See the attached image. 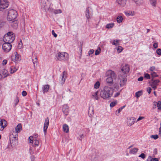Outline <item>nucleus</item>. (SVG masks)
I'll use <instances>...</instances> for the list:
<instances>
[{
	"mask_svg": "<svg viewBox=\"0 0 161 161\" xmlns=\"http://www.w3.org/2000/svg\"><path fill=\"white\" fill-rule=\"evenodd\" d=\"M8 75V73L7 70L3 69L0 72V79L4 78L7 77Z\"/></svg>",
	"mask_w": 161,
	"mask_h": 161,
	"instance_id": "obj_11",
	"label": "nucleus"
},
{
	"mask_svg": "<svg viewBox=\"0 0 161 161\" xmlns=\"http://www.w3.org/2000/svg\"><path fill=\"white\" fill-rule=\"evenodd\" d=\"M116 2L121 6H124L126 4L125 0H117Z\"/></svg>",
	"mask_w": 161,
	"mask_h": 161,
	"instance_id": "obj_20",
	"label": "nucleus"
},
{
	"mask_svg": "<svg viewBox=\"0 0 161 161\" xmlns=\"http://www.w3.org/2000/svg\"><path fill=\"white\" fill-rule=\"evenodd\" d=\"M63 129L64 132L66 133L68 132L69 131V128L68 126L67 125H63Z\"/></svg>",
	"mask_w": 161,
	"mask_h": 161,
	"instance_id": "obj_22",
	"label": "nucleus"
},
{
	"mask_svg": "<svg viewBox=\"0 0 161 161\" xmlns=\"http://www.w3.org/2000/svg\"><path fill=\"white\" fill-rule=\"evenodd\" d=\"M129 68L128 65L127 64H125L124 66H123L121 68V71L123 74H126L128 73L129 71Z\"/></svg>",
	"mask_w": 161,
	"mask_h": 161,
	"instance_id": "obj_15",
	"label": "nucleus"
},
{
	"mask_svg": "<svg viewBox=\"0 0 161 161\" xmlns=\"http://www.w3.org/2000/svg\"><path fill=\"white\" fill-rule=\"evenodd\" d=\"M150 137L151 138H153L155 140L157 139L158 138V136L157 135H151Z\"/></svg>",
	"mask_w": 161,
	"mask_h": 161,
	"instance_id": "obj_46",
	"label": "nucleus"
},
{
	"mask_svg": "<svg viewBox=\"0 0 161 161\" xmlns=\"http://www.w3.org/2000/svg\"><path fill=\"white\" fill-rule=\"evenodd\" d=\"M138 150V149L137 148L131 149L130 150V153L131 154H135L137 153Z\"/></svg>",
	"mask_w": 161,
	"mask_h": 161,
	"instance_id": "obj_29",
	"label": "nucleus"
},
{
	"mask_svg": "<svg viewBox=\"0 0 161 161\" xmlns=\"http://www.w3.org/2000/svg\"><path fill=\"white\" fill-rule=\"evenodd\" d=\"M155 66H152L150 68V71H151L152 72H154L153 71H154L155 70Z\"/></svg>",
	"mask_w": 161,
	"mask_h": 161,
	"instance_id": "obj_52",
	"label": "nucleus"
},
{
	"mask_svg": "<svg viewBox=\"0 0 161 161\" xmlns=\"http://www.w3.org/2000/svg\"><path fill=\"white\" fill-rule=\"evenodd\" d=\"M7 121L4 119H0V130H3L7 125Z\"/></svg>",
	"mask_w": 161,
	"mask_h": 161,
	"instance_id": "obj_13",
	"label": "nucleus"
},
{
	"mask_svg": "<svg viewBox=\"0 0 161 161\" xmlns=\"http://www.w3.org/2000/svg\"><path fill=\"white\" fill-rule=\"evenodd\" d=\"M101 49L100 47L98 48L95 51V55H98L100 53Z\"/></svg>",
	"mask_w": 161,
	"mask_h": 161,
	"instance_id": "obj_44",
	"label": "nucleus"
},
{
	"mask_svg": "<svg viewBox=\"0 0 161 161\" xmlns=\"http://www.w3.org/2000/svg\"><path fill=\"white\" fill-rule=\"evenodd\" d=\"M113 92V89L110 87L105 86L103 89L100 92V95L103 99L108 98L112 96Z\"/></svg>",
	"mask_w": 161,
	"mask_h": 161,
	"instance_id": "obj_1",
	"label": "nucleus"
},
{
	"mask_svg": "<svg viewBox=\"0 0 161 161\" xmlns=\"http://www.w3.org/2000/svg\"><path fill=\"white\" fill-rule=\"evenodd\" d=\"M157 107L158 109H161V102L159 101L157 103Z\"/></svg>",
	"mask_w": 161,
	"mask_h": 161,
	"instance_id": "obj_48",
	"label": "nucleus"
},
{
	"mask_svg": "<svg viewBox=\"0 0 161 161\" xmlns=\"http://www.w3.org/2000/svg\"><path fill=\"white\" fill-rule=\"evenodd\" d=\"M127 75L126 74L120 73L118 79L120 80L119 85L120 87L125 86L127 81Z\"/></svg>",
	"mask_w": 161,
	"mask_h": 161,
	"instance_id": "obj_5",
	"label": "nucleus"
},
{
	"mask_svg": "<svg viewBox=\"0 0 161 161\" xmlns=\"http://www.w3.org/2000/svg\"><path fill=\"white\" fill-rule=\"evenodd\" d=\"M139 157H141L143 159H144L145 158V156L144 153H142L139 156Z\"/></svg>",
	"mask_w": 161,
	"mask_h": 161,
	"instance_id": "obj_53",
	"label": "nucleus"
},
{
	"mask_svg": "<svg viewBox=\"0 0 161 161\" xmlns=\"http://www.w3.org/2000/svg\"><path fill=\"white\" fill-rule=\"evenodd\" d=\"M88 114L90 117H92L94 114V110L92 108L89 107V110L88 112Z\"/></svg>",
	"mask_w": 161,
	"mask_h": 161,
	"instance_id": "obj_27",
	"label": "nucleus"
},
{
	"mask_svg": "<svg viewBox=\"0 0 161 161\" xmlns=\"http://www.w3.org/2000/svg\"><path fill=\"white\" fill-rule=\"evenodd\" d=\"M125 14L127 16H133L134 15V12L130 11H125Z\"/></svg>",
	"mask_w": 161,
	"mask_h": 161,
	"instance_id": "obj_28",
	"label": "nucleus"
},
{
	"mask_svg": "<svg viewBox=\"0 0 161 161\" xmlns=\"http://www.w3.org/2000/svg\"><path fill=\"white\" fill-rule=\"evenodd\" d=\"M29 139L30 143H32L33 141V137L32 136H30L29 137Z\"/></svg>",
	"mask_w": 161,
	"mask_h": 161,
	"instance_id": "obj_51",
	"label": "nucleus"
},
{
	"mask_svg": "<svg viewBox=\"0 0 161 161\" xmlns=\"http://www.w3.org/2000/svg\"><path fill=\"white\" fill-rule=\"evenodd\" d=\"M47 0H41V6L42 8L46 9V1Z\"/></svg>",
	"mask_w": 161,
	"mask_h": 161,
	"instance_id": "obj_26",
	"label": "nucleus"
},
{
	"mask_svg": "<svg viewBox=\"0 0 161 161\" xmlns=\"http://www.w3.org/2000/svg\"><path fill=\"white\" fill-rule=\"evenodd\" d=\"M160 82L159 80H154L152 78L151 81L149 82L150 85L157 86L158 85V83Z\"/></svg>",
	"mask_w": 161,
	"mask_h": 161,
	"instance_id": "obj_17",
	"label": "nucleus"
},
{
	"mask_svg": "<svg viewBox=\"0 0 161 161\" xmlns=\"http://www.w3.org/2000/svg\"><path fill=\"white\" fill-rule=\"evenodd\" d=\"M144 77L148 79H150V75L147 73L145 74Z\"/></svg>",
	"mask_w": 161,
	"mask_h": 161,
	"instance_id": "obj_50",
	"label": "nucleus"
},
{
	"mask_svg": "<svg viewBox=\"0 0 161 161\" xmlns=\"http://www.w3.org/2000/svg\"><path fill=\"white\" fill-rule=\"evenodd\" d=\"M117 101H115L114 102H111L110 104V106L111 107H113L117 103Z\"/></svg>",
	"mask_w": 161,
	"mask_h": 161,
	"instance_id": "obj_43",
	"label": "nucleus"
},
{
	"mask_svg": "<svg viewBox=\"0 0 161 161\" xmlns=\"http://www.w3.org/2000/svg\"><path fill=\"white\" fill-rule=\"evenodd\" d=\"M15 36L12 32H8L5 35L3 38V41L5 42L11 43L14 40Z\"/></svg>",
	"mask_w": 161,
	"mask_h": 161,
	"instance_id": "obj_3",
	"label": "nucleus"
},
{
	"mask_svg": "<svg viewBox=\"0 0 161 161\" xmlns=\"http://www.w3.org/2000/svg\"><path fill=\"white\" fill-rule=\"evenodd\" d=\"M135 3L138 5H140L143 3V0H132Z\"/></svg>",
	"mask_w": 161,
	"mask_h": 161,
	"instance_id": "obj_33",
	"label": "nucleus"
},
{
	"mask_svg": "<svg viewBox=\"0 0 161 161\" xmlns=\"http://www.w3.org/2000/svg\"><path fill=\"white\" fill-rule=\"evenodd\" d=\"M151 75L152 77V78L153 79V78L155 77H158V75H157L156 72H152L151 73Z\"/></svg>",
	"mask_w": 161,
	"mask_h": 161,
	"instance_id": "obj_38",
	"label": "nucleus"
},
{
	"mask_svg": "<svg viewBox=\"0 0 161 161\" xmlns=\"http://www.w3.org/2000/svg\"><path fill=\"white\" fill-rule=\"evenodd\" d=\"M53 13L55 14H58L61 13L62 12V11L61 9H58V10H53Z\"/></svg>",
	"mask_w": 161,
	"mask_h": 161,
	"instance_id": "obj_40",
	"label": "nucleus"
},
{
	"mask_svg": "<svg viewBox=\"0 0 161 161\" xmlns=\"http://www.w3.org/2000/svg\"><path fill=\"white\" fill-rule=\"evenodd\" d=\"M120 41L119 40H114L112 43L113 45H115L116 46L119 45V42Z\"/></svg>",
	"mask_w": 161,
	"mask_h": 161,
	"instance_id": "obj_32",
	"label": "nucleus"
},
{
	"mask_svg": "<svg viewBox=\"0 0 161 161\" xmlns=\"http://www.w3.org/2000/svg\"><path fill=\"white\" fill-rule=\"evenodd\" d=\"M15 135L13 133H11L10 134V142L11 144L13 145L16 144V142L17 141V137L18 136H15Z\"/></svg>",
	"mask_w": 161,
	"mask_h": 161,
	"instance_id": "obj_9",
	"label": "nucleus"
},
{
	"mask_svg": "<svg viewBox=\"0 0 161 161\" xmlns=\"http://www.w3.org/2000/svg\"><path fill=\"white\" fill-rule=\"evenodd\" d=\"M106 74L108 76L106 79L107 82L110 86L113 83V79L116 78V75L114 71L110 70H108Z\"/></svg>",
	"mask_w": 161,
	"mask_h": 161,
	"instance_id": "obj_2",
	"label": "nucleus"
},
{
	"mask_svg": "<svg viewBox=\"0 0 161 161\" xmlns=\"http://www.w3.org/2000/svg\"><path fill=\"white\" fill-rule=\"evenodd\" d=\"M153 153L154 154L156 155L157 153V150L156 148L154 149L153 150Z\"/></svg>",
	"mask_w": 161,
	"mask_h": 161,
	"instance_id": "obj_64",
	"label": "nucleus"
},
{
	"mask_svg": "<svg viewBox=\"0 0 161 161\" xmlns=\"http://www.w3.org/2000/svg\"><path fill=\"white\" fill-rule=\"evenodd\" d=\"M98 91H97L93 93L92 95V98L94 100H98V97L97 96V93Z\"/></svg>",
	"mask_w": 161,
	"mask_h": 161,
	"instance_id": "obj_24",
	"label": "nucleus"
},
{
	"mask_svg": "<svg viewBox=\"0 0 161 161\" xmlns=\"http://www.w3.org/2000/svg\"><path fill=\"white\" fill-rule=\"evenodd\" d=\"M11 25L14 29H16L18 26V22L16 20L12 21Z\"/></svg>",
	"mask_w": 161,
	"mask_h": 161,
	"instance_id": "obj_19",
	"label": "nucleus"
},
{
	"mask_svg": "<svg viewBox=\"0 0 161 161\" xmlns=\"http://www.w3.org/2000/svg\"><path fill=\"white\" fill-rule=\"evenodd\" d=\"M94 51L93 49H91L89 51L88 54L89 55H90L91 54L93 53H94Z\"/></svg>",
	"mask_w": 161,
	"mask_h": 161,
	"instance_id": "obj_54",
	"label": "nucleus"
},
{
	"mask_svg": "<svg viewBox=\"0 0 161 161\" xmlns=\"http://www.w3.org/2000/svg\"><path fill=\"white\" fill-rule=\"evenodd\" d=\"M52 34H53V36H54L55 37H57V35L55 33L54 30H52Z\"/></svg>",
	"mask_w": 161,
	"mask_h": 161,
	"instance_id": "obj_56",
	"label": "nucleus"
},
{
	"mask_svg": "<svg viewBox=\"0 0 161 161\" xmlns=\"http://www.w3.org/2000/svg\"><path fill=\"white\" fill-rule=\"evenodd\" d=\"M100 83L99 81H97L94 84V87L95 88L97 89L99 88L100 85Z\"/></svg>",
	"mask_w": 161,
	"mask_h": 161,
	"instance_id": "obj_39",
	"label": "nucleus"
},
{
	"mask_svg": "<svg viewBox=\"0 0 161 161\" xmlns=\"http://www.w3.org/2000/svg\"><path fill=\"white\" fill-rule=\"evenodd\" d=\"M49 85L47 84L44 86L42 89L43 92V93L47 92L48 91L49 88Z\"/></svg>",
	"mask_w": 161,
	"mask_h": 161,
	"instance_id": "obj_23",
	"label": "nucleus"
},
{
	"mask_svg": "<svg viewBox=\"0 0 161 161\" xmlns=\"http://www.w3.org/2000/svg\"><path fill=\"white\" fill-rule=\"evenodd\" d=\"M12 46V45L10 43L5 42V43L3 44L2 49L5 52L7 53L11 50Z\"/></svg>",
	"mask_w": 161,
	"mask_h": 161,
	"instance_id": "obj_8",
	"label": "nucleus"
},
{
	"mask_svg": "<svg viewBox=\"0 0 161 161\" xmlns=\"http://www.w3.org/2000/svg\"><path fill=\"white\" fill-rule=\"evenodd\" d=\"M9 5V3L7 0H0V10L7 8Z\"/></svg>",
	"mask_w": 161,
	"mask_h": 161,
	"instance_id": "obj_7",
	"label": "nucleus"
},
{
	"mask_svg": "<svg viewBox=\"0 0 161 161\" xmlns=\"http://www.w3.org/2000/svg\"><path fill=\"white\" fill-rule=\"evenodd\" d=\"M117 21L118 23H120L122 22L123 20V17L121 16H118L117 18Z\"/></svg>",
	"mask_w": 161,
	"mask_h": 161,
	"instance_id": "obj_34",
	"label": "nucleus"
},
{
	"mask_svg": "<svg viewBox=\"0 0 161 161\" xmlns=\"http://www.w3.org/2000/svg\"><path fill=\"white\" fill-rule=\"evenodd\" d=\"M150 4L153 6L155 7L157 4V0H149Z\"/></svg>",
	"mask_w": 161,
	"mask_h": 161,
	"instance_id": "obj_31",
	"label": "nucleus"
},
{
	"mask_svg": "<svg viewBox=\"0 0 161 161\" xmlns=\"http://www.w3.org/2000/svg\"><path fill=\"white\" fill-rule=\"evenodd\" d=\"M67 72L65 71H64L62 73V78L61 79L62 83H64L65 81V78H64V76L66 75Z\"/></svg>",
	"mask_w": 161,
	"mask_h": 161,
	"instance_id": "obj_30",
	"label": "nucleus"
},
{
	"mask_svg": "<svg viewBox=\"0 0 161 161\" xmlns=\"http://www.w3.org/2000/svg\"><path fill=\"white\" fill-rule=\"evenodd\" d=\"M22 127L21 124H19L15 128V132L14 131L13 132V134H15V136H18V134L22 130Z\"/></svg>",
	"mask_w": 161,
	"mask_h": 161,
	"instance_id": "obj_12",
	"label": "nucleus"
},
{
	"mask_svg": "<svg viewBox=\"0 0 161 161\" xmlns=\"http://www.w3.org/2000/svg\"><path fill=\"white\" fill-rule=\"evenodd\" d=\"M57 57L59 60H67L69 58L68 54L65 52H59L57 54Z\"/></svg>",
	"mask_w": 161,
	"mask_h": 161,
	"instance_id": "obj_6",
	"label": "nucleus"
},
{
	"mask_svg": "<svg viewBox=\"0 0 161 161\" xmlns=\"http://www.w3.org/2000/svg\"><path fill=\"white\" fill-rule=\"evenodd\" d=\"M153 47L155 48H156L158 47V44L157 43H155L153 44Z\"/></svg>",
	"mask_w": 161,
	"mask_h": 161,
	"instance_id": "obj_59",
	"label": "nucleus"
},
{
	"mask_svg": "<svg viewBox=\"0 0 161 161\" xmlns=\"http://www.w3.org/2000/svg\"><path fill=\"white\" fill-rule=\"evenodd\" d=\"M30 158L31 161H34L35 159V157L34 155H32L31 156Z\"/></svg>",
	"mask_w": 161,
	"mask_h": 161,
	"instance_id": "obj_57",
	"label": "nucleus"
},
{
	"mask_svg": "<svg viewBox=\"0 0 161 161\" xmlns=\"http://www.w3.org/2000/svg\"><path fill=\"white\" fill-rule=\"evenodd\" d=\"M125 105H124V106L120 108L117 110L116 112H118V113H119L125 107Z\"/></svg>",
	"mask_w": 161,
	"mask_h": 161,
	"instance_id": "obj_47",
	"label": "nucleus"
},
{
	"mask_svg": "<svg viewBox=\"0 0 161 161\" xmlns=\"http://www.w3.org/2000/svg\"><path fill=\"white\" fill-rule=\"evenodd\" d=\"M32 61L34 64V66H35V63H36L37 60V58L36 55L35 54L32 55Z\"/></svg>",
	"mask_w": 161,
	"mask_h": 161,
	"instance_id": "obj_25",
	"label": "nucleus"
},
{
	"mask_svg": "<svg viewBox=\"0 0 161 161\" xmlns=\"http://www.w3.org/2000/svg\"><path fill=\"white\" fill-rule=\"evenodd\" d=\"M142 91H139L136 92L135 94L136 97H139L142 95Z\"/></svg>",
	"mask_w": 161,
	"mask_h": 161,
	"instance_id": "obj_41",
	"label": "nucleus"
},
{
	"mask_svg": "<svg viewBox=\"0 0 161 161\" xmlns=\"http://www.w3.org/2000/svg\"><path fill=\"white\" fill-rule=\"evenodd\" d=\"M86 16L87 19L91 18L92 16V13L89 12L88 8H86Z\"/></svg>",
	"mask_w": 161,
	"mask_h": 161,
	"instance_id": "obj_21",
	"label": "nucleus"
},
{
	"mask_svg": "<svg viewBox=\"0 0 161 161\" xmlns=\"http://www.w3.org/2000/svg\"><path fill=\"white\" fill-rule=\"evenodd\" d=\"M114 25V23H111L108 24L106 25V27L108 29H110L112 28Z\"/></svg>",
	"mask_w": 161,
	"mask_h": 161,
	"instance_id": "obj_36",
	"label": "nucleus"
},
{
	"mask_svg": "<svg viewBox=\"0 0 161 161\" xmlns=\"http://www.w3.org/2000/svg\"><path fill=\"white\" fill-rule=\"evenodd\" d=\"M62 110L65 115H67L69 112V107L67 104H65L63 105Z\"/></svg>",
	"mask_w": 161,
	"mask_h": 161,
	"instance_id": "obj_16",
	"label": "nucleus"
},
{
	"mask_svg": "<svg viewBox=\"0 0 161 161\" xmlns=\"http://www.w3.org/2000/svg\"><path fill=\"white\" fill-rule=\"evenodd\" d=\"M144 118V117L140 116V117H139V118L137 120V121H140V120L143 119Z\"/></svg>",
	"mask_w": 161,
	"mask_h": 161,
	"instance_id": "obj_61",
	"label": "nucleus"
},
{
	"mask_svg": "<svg viewBox=\"0 0 161 161\" xmlns=\"http://www.w3.org/2000/svg\"><path fill=\"white\" fill-rule=\"evenodd\" d=\"M117 50L118 53H121L123 50V47L121 46H119L117 48Z\"/></svg>",
	"mask_w": 161,
	"mask_h": 161,
	"instance_id": "obj_42",
	"label": "nucleus"
},
{
	"mask_svg": "<svg viewBox=\"0 0 161 161\" xmlns=\"http://www.w3.org/2000/svg\"><path fill=\"white\" fill-rule=\"evenodd\" d=\"M151 90L152 89L150 87H148L147 88V91L149 94H150L151 93Z\"/></svg>",
	"mask_w": 161,
	"mask_h": 161,
	"instance_id": "obj_55",
	"label": "nucleus"
},
{
	"mask_svg": "<svg viewBox=\"0 0 161 161\" xmlns=\"http://www.w3.org/2000/svg\"><path fill=\"white\" fill-rule=\"evenodd\" d=\"M136 119L134 117H131L129 119H128L127 121V124L128 126H131L134 124Z\"/></svg>",
	"mask_w": 161,
	"mask_h": 161,
	"instance_id": "obj_18",
	"label": "nucleus"
},
{
	"mask_svg": "<svg viewBox=\"0 0 161 161\" xmlns=\"http://www.w3.org/2000/svg\"><path fill=\"white\" fill-rule=\"evenodd\" d=\"M156 53L158 54L159 55H161V49L159 48L157 50Z\"/></svg>",
	"mask_w": 161,
	"mask_h": 161,
	"instance_id": "obj_49",
	"label": "nucleus"
},
{
	"mask_svg": "<svg viewBox=\"0 0 161 161\" xmlns=\"http://www.w3.org/2000/svg\"><path fill=\"white\" fill-rule=\"evenodd\" d=\"M143 77L142 76H141L137 80L138 81H142L143 80Z\"/></svg>",
	"mask_w": 161,
	"mask_h": 161,
	"instance_id": "obj_62",
	"label": "nucleus"
},
{
	"mask_svg": "<svg viewBox=\"0 0 161 161\" xmlns=\"http://www.w3.org/2000/svg\"><path fill=\"white\" fill-rule=\"evenodd\" d=\"M49 124V119L48 117L45 120L44 127H43V131L45 133V134L47 132V130L48 128Z\"/></svg>",
	"mask_w": 161,
	"mask_h": 161,
	"instance_id": "obj_14",
	"label": "nucleus"
},
{
	"mask_svg": "<svg viewBox=\"0 0 161 161\" xmlns=\"http://www.w3.org/2000/svg\"><path fill=\"white\" fill-rule=\"evenodd\" d=\"M29 151L30 154H33L34 153V149L32 147H30L29 150Z\"/></svg>",
	"mask_w": 161,
	"mask_h": 161,
	"instance_id": "obj_45",
	"label": "nucleus"
},
{
	"mask_svg": "<svg viewBox=\"0 0 161 161\" xmlns=\"http://www.w3.org/2000/svg\"><path fill=\"white\" fill-rule=\"evenodd\" d=\"M17 69L15 67L12 66L10 68V72L11 74L13 73H14L15 72H16Z\"/></svg>",
	"mask_w": 161,
	"mask_h": 161,
	"instance_id": "obj_35",
	"label": "nucleus"
},
{
	"mask_svg": "<svg viewBox=\"0 0 161 161\" xmlns=\"http://www.w3.org/2000/svg\"><path fill=\"white\" fill-rule=\"evenodd\" d=\"M33 146L34 147H36L39 145V141L38 140L36 139L34 140L33 141Z\"/></svg>",
	"mask_w": 161,
	"mask_h": 161,
	"instance_id": "obj_37",
	"label": "nucleus"
},
{
	"mask_svg": "<svg viewBox=\"0 0 161 161\" xmlns=\"http://www.w3.org/2000/svg\"><path fill=\"white\" fill-rule=\"evenodd\" d=\"M17 15V13L16 10L13 9H10L8 11L7 19L9 21L16 20Z\"/></svg>",
	"mask_w": 161,
	"mask_h": 161,
	"instance_id": "obj_4",
	"label": "nucleus"
},
{
	"mask_svg": "<svg viewBox=\"0 0 161 161\" xmlns=\"http://www.w3.org/2000/svg\"><path fill=\"white\" fill-rule=\"evenodd\" d=\"M7 61L6 60H4L3 61L2 64L3 65L6 64H7Z\"/></svg>",
	"mask_w": 161,
	"mask_h": 161,
	"instance_id": "obj_63",
	"label": "nucleus"
},
{
	"mask_svg": "<svg viewBox=\"0 0 161 161\" xmlns=\"http://www.w3.org/2000/svg\"><path fill=\"white\" fill-rule=\"evenodd\" d=\"M12 60L15 62L19 61L21 59L19 55L17 54L16 52H15L11 57Z\"/></svg>",
	"mask_w": 161,
	"mask_h": 161,
	"instance_id": "obj_10",
	"label": "nucleus"
},
{
	"mask_svg": "<svg viewBox=\"0 0 161 161\" xmlns=\"http://www.w3.org/2000/svg\"><path fill=\"white\" fill-rule=\"evenodd\" d=\"M19 98L18 97H17L16 98V99L15 100V105H17L19 102Z\"/></svg>",
	"mask_w": 161,
	"mask_h": 161,
	"instance_id": "obj_60",
	"label": "nucleus"
},
{
	"mask_svg": "<svg viewBox=\"0 0 161 161\" xmlns=\"http://www.w3.org/2000/svg\"><path fill=\"white\" fill-rule=\"evenodd\" d=\"M22 94L23 96L25 97L27 93L25 91H24L22 92Z\"/></svg>",
	"mask_w": 161,
	"mask_h": 161,
	"instance_id": "obj_58",
	"label": "nucleus"
}]
</instances>
